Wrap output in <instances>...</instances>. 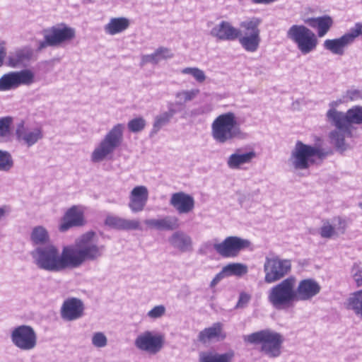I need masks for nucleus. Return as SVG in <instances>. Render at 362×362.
I'll return each mask as SVG.
<instances>
[{
    "label": "nucleus",
    "mask_w": 362,
    "mask_h": 362,
    "mask_svg": "<svg viewBox=\"0 0 362 362\" xmlns=\"http://www.w3.org/2000/svg\"><path fill=\"white\" fill-rule=\"evenodd\" d=\"M296 279L288 277L272 286L267 292V300L276 310H285L296 301L294 288Z\"/></svg>",
    "instance_id": "obj_5"
},
{
    "label": "nucleus",
    "mask_w": 362,
    "mask_h": 362,
    "mask_svg": "<svg viewBox=\"0 0 362 362\" xmlns=\"http://www.w3.org/2000/svg\"><path fill=\"white\" fill-rule=\"evenodd\" d=\"M287 37L296 44L303 54L315 50L318 44L316 35L304 25H292L287 31Z\"/></svg>",
    "instance_id": "obj_9"
},
{
    "label": "nucleus",
    "mask_w": 362,
    "mask_h": 362,
    "mask_svg": "<svg viewBox=\"0 0 362 362\" xmlns=\"http://www.w3.org/2000/svg\"><path fill=\"white\" fill-rule=\"evenodd\" d=\"M8 213V210L6 206H0V221L6 217Z\"/></svg>",
    "instance_id": "obj_52"
},
{
    "label": "nucleus",
    "mask_w": 362,
    "mask_h": 362,
    "mask_svg": "<svg viewBox=\"0 0 362 362\" xmlns=\"http://www.w3.org/2000/svg\"><path fill=\"white\" fill-rule=\"evenodd\" d=\"M351 125L352 124H362V107L355 106L348 111Z\"/></svg>",
    "instance_id": "obj_40"
},
{
    "label": "nucleus",
    "mask_w": 362,
    "mask_h": 362,
    "mask_svg": "<svg viewBox=\"0 0 362 362\" xmlns=\"http://www.w3.org/2000/svg\"><path fill=\"white\" fill-rule=\"evenodd\" d=\"M195 92H179L177 98L181 100L185 99V102L192 100L194 97Z\"/></svg>",
    "instance_id": "obj_50"
},
{
    "label": "nucleus",
    "mask_w": 362,
    "mask_h": 362,
    "mask_svg": "<svg viewBox=\"0 0 362 362\" xmlns=\"http://www.w3.org/2000/svg\"><path fill=\"white\" fill-rule=\"evenodd\" d=\"M130 25V21L125 17L112 18L107 23L104 30L110 35H115L126 30Z\"/></svg>",
    "instance_id": "obj_29"
},
{
    "label": "nucleus",
    "mask_w": 362,
    "mask_h": 362,
    "mask_svg": "<svg viewBox=\"0 0 362 362\" xmlns=\"http://www.w3.org/2000/svg\"><path fill=\"white\" fill-rule=\"evenodd\" d=\"M44 40L40 41L37 47L41 51L45 47H57L72 40L76 36L75 30L65 23H60L43 30Z\"/></svg>",
    "instance_id": "obj_8"
},
{
    "label": "nucleus",
    "mask_w": 362,
    "mask_h": 362,
    "mask_svg": "<svg viewBox=\"0 0 362 362\" xmlns=\"http://www.w3.org/2000/svg\"><path fill=\"white\" fill-rule=\"evenodd\" d=\"M123 130L124 125L118 124L108 132L92 152L90 156L92 162H102L112 155L122 141Z\"/></svg>",
    "instance_id": "obj_7"
},
{
    "label": "nucleus",
    "mask_w": 362,
    "mask_h": 362,
    "mask_svg": "<svg viewBox=\"0 0 362 362\" xmlns=\"http://www.w3.org/2000/svg\"><path fill=\"white\" fill-rule=\"evenodd\" d=\"M13 122L11 117L0 118V139L8 138L11 134V125Z\"/></svg>",
    "instance_id": "obj_39"
},
{
    "label": "nucleus",
    "mask_w": 362,
    "mask_h": 362,
    "mask_svg": "<svg viewBox=\"0 0 362 362\" xmlns=\"http://www.w3.org/2000/svg\"><path fill=\"white\" fill-rule=\"evenodd\" d=\"M6 56V49L4 42L0 43V67L4 64V59Z\"/></svg>",
    "instance_id": "obj_51"
},
{
    "label": "nucleus",
    "mask_w": 362,
    "mask_h": 362,
    "mask_svg": "<svg viewBox=\"0 0 362 362\" xmlns=\"http://www.w3.org/2000/svg\"><path fill=\"white\" fill-rule=\"evenodd\" d=\"M226 337V333L223 331V324L216 322L211 327L201 331L198 335V340L203 344H206L214 339H223Z\"/></svg>",
    "instance_id": "obj_24"
},
{
    "label": "nucleus",
    "mask_w": 362,
    "mask_h": 362,
    "mask_svg": "<svg viewBox=\"0 0 362 362\" xmlns=\"http://www.w3.org/2000/svg\"><path fill=\"white\" fill-rule=\"evenodd\" d=\"M33 81L34 74L30 70L11 71L0 78V90L16 88L21 85H30Z\"/></svg>",
    "instance_id": "obj_16"
},
{
    "label": "nucleus",
    "mask_w": 362,
    "mask_h": 362,
    "mask_svg": "<svg viewBox=\"0 0 362 362\" xmlns=\"http://www.w3.org/2000/svg\"><path fill=\"white\" fill-rule=\"evenodd\" d=\"M234 352L229 351L224 354H218L214 351H202L199 354V362H231Z\"/></svg>",
    "instance_id": "obj_28"
},
{
    "label": "nucleus",
    "mask_w": 362,
    "mask_h": 362,
    "mask_svg": "<svg viewBox=\"0 0 362 362\" xmlns=\"http://www.w3.org/2000/svg\"><path fill=\"white\" fill-rule=\"evenodd\" d=\"M170 244L181 252H188L192 248L191 238L181 231L174 233L168 239Z\"/></svg>",
    "instance_id": "obj_27"
},
{
    "label": "nucleus",
    "mask_w": 362,
    "mask_h": 362,
    "mask_svg": "<svg viewBox=\"0 0 362 362\" xmlns=\"http://www.w3.org/2000/svg\"><path fill=\"white\" fill-rule=\"evenodd\" d=\"M250 298V296L247 293H241L237 303L236 308H244L248 303Z\"/></svg>",
    "instance_id": "obj_48"
},
{
    "label": "nucleus",
    "mask_w": 362,
    "mask_h": 362,
    "mask_svg": "<svg viewBox=\"0 0 362 362\" xmlns=\"http://www.w3.org/2000/svg\"><path fill=\"white\" fill-rule=\"evenodd\" d=\"M346 308L352 310L356 315L362 318V289L352 293L349 297Z\"/></svg>",
    "instance_id": "obj_33"
},
{
    "label": "nucleus",
    "mask_w": 362,
    "mask_h": 362,
    "mask_svg": "<svg viewBox=\"0 0 362 362\" xmlns=\"http://www.w3.org/2000/svg\"><path fill=\"white\" fill-rule=\"evenodd\" d=\"M310 26L317 28V36H325L333 25V20L329 16L308 18L305 21Z\"/></svg>",
    "instance_id": "obj_26"
},
{
    "label": "nucleus",
    "mask_w": 362,
    "mask_h": 362,
    "mask_svg": "<svg viewBox=\"0 0 362 362\" xmlns=\"http://www.w3.org/2000/svg\"><path fill=\"white\" fill-rule=\"evenodd\" d=\"M359 206L362 209V200L359 203Z\"/></svg>",
    "instance_id": "obj_54"
},
{
    "label": "nucleus",
    "mask_w": 362,
    "mask_h": 362,
    "mask_svg": "<svg viewBox=\"0 0 362 362\" xmlns=\"http://www.w3.org/2000/svg\"><path fill=\"white\" fill-rule=\"evenodd\" d=\"M11 339L15 346L21 351H30L35 348L37 336L34 329L29 325H19L11 332Z\"/></svg>",
    "instance_id": "obj_14"
},
{
    "label": "nucleus",
    "mask_w": 362,
    "mask_h": 362,
    "mask_svg": "<svg viewBox=\"0 0 362 362\" xmlns=\"http://www.w3.org/2000/svg\"><path fill=\"white\" fill-rule=\"evenodd\" d=\"M250 246L249 240L235 235L228 236L221 242L215 240L213 243L214 249L223 258H235Z\"/></svg>",
    "instance_id": "obj_10"
},
{
    "label": "nucleus",
    "mask_w": 362,
    "mask_h": 362,
    "mask_svg": "<svg viewBox=\"0 0 362 362\" xmlns=\"http://www.w3.org/2000/svg\"><path fill=\"white\" fill-rule=\"evenodd\" d=\"M170 204L180 214H188L194 208V199L193 197L183 192L173 194Z\"/></svg>",
    "instance_id": "obj_21"
},
{
    "label": "nucleus",
    "mask_w": 362,
    "mask_h": 362,
    "mask_svg": "<svg viewBox=\"0 0 362 362\" xmlns=\"http://www.w3.org/2000/svg\"><path fill=\"white\" fill-rule=\"evenodd\" d=\"M15 135L20 144L30 148L43 138V130L39 123L21 121L16 125Z\"/></svg>",
    "instance_id": "obj_11"
},
{
    "label": "nucleus",
    "mask_w": 362,
    "mask_h": 362,
    "mask_svg": "<svg viewBox=\"0 0 362 362\" xmlns=\"http://www.w3.org/2000/svg\"><path fill=\"white\" fill-rule=\"evenodd\" d=\"M30 240L35 245L44 246L49 243V233L47 229L42 226H35L31 231Z\"/></svg>",
    "instance_id": "obj_32"
},
{
    "label": "nucleus",
    "mask_w": 362,
    "mask_h": 362,
    "mask_svg": "<svg viewBox=\"0 0 362 362\" xmlns=\"http://www.w3.org/2000/svg\"><path fill=\"white\" fill-rule=\"evenodd\" d=\"M211 136L221 144L232 142L236 139H243L245 134L237 123L235 115L227 112L218 116L211 124Z\"/></svg>",
    "instance_id": "obj_3"
},
{
    "label": "nucleus",
    "mask_w": 362,
    "mask_h": 362,
    "mask_svg": "<svg viewBox=\"0 0 362 362\" xmlns=\"http://www.w3.org/2000/svg\"><path fill=\"white\" fill-rule=\"evenodd\" d=\"M13 167V160L11 154L0 150V171L8 172Z\"/></svg>",
    "instance_id": "obj_38"
},
{
    "label": "nucleus",
    "mask_w": 362,
    "mask_h": 362,
    "mask_svg": "<svg viewBox=\"0 0 362 362\" xmlns=\"http://www.w3.org/2000/svg\"><path fill=\"white\" fill-rule=\"evenodd\" d=\"M140 228V222L136 219H123L122 230H139Z\"/></svg>",
    "instance_id": "obj_46"
},
{
    "label": "nucleus",
    "mask_w": 362,
    "mask_h": 362,
    "mask_svg": "<svg viewBox=\"0 0 362 362\" xmlns=\"http://www.w3.org/2000/svg\"><path fill=\"white\" fill-rule=\"evenodd\" d=\"M351 135V129H336L329 133L331 143L340 150L345 149L344 139Z\"/></svg>",
    "instance_id": "obj_34"
},
{
    "label": "nucleus",
    "mask_w": 362,
    "mask_h": 362,
    "mask_svg": "<svg viewBox=\"0 0 362 362\" xmlns=\"http://www.w3.org/2000/svg\"><path fill=\"white\" fill-rule=\"evenodd\" d=\"M91 342L96 348H103L107 344V338L103 332H97L93 334Z\"/></svg>",
    "instance_id": "obj_42"
},
{
    "label": "nucleus",
    "mask_w": 362,
    "mask_h": 362,
    "mask_svg": "<svg viewBox=\"0 0 362 362\" xmlns=\"http://www.w3.org/2000/svg\"><path fill=\"white\" fill-rule=\"evenodd\" d=\"M352 276L358 286H362V268L354 266L351 271Z\"/></svg>",
    "instance_id": "obj_47"
},
{
    "label": "nucleus",
    "mask_w": 362,
    "mask_h": 362,
    "mask_svg": "<svg viewBox=\"0 0 362 362\" xmlns=\"http://www.w3.org/2000/svg\"><path fill=\"white\" fill-rule=\"evenodd\" d=\"M335 103L330 104V108L327 112L328 121L334 125L336 129H351V124L348 112L344 113L337 110L334 107Z\"/></svg>",
    "instance_id": "obj_23"
},
{
    "label": "nucleus",
    "mask_w": 362,
    "mask_h": 362,
    "mask_svg": "<svg viewBox=\"0 0 362 362\" xmlns=\"http://www.w3.org/2000/svg\"><path fill=\"white\" fill-rule=\"evenodd\" d=\"M226 277V276L222 269L221 271L219 273H218L215 276V277L212 279V281H211V284H210V286L211 288L216 286L223 279H224Z\"/></svg>",
    "instance_id": "obj_49"
},
{
    "label": "nucleus",
    "mask_w": 362,
    "mask_h": 362,
    "mask_svg": "<svg viewBox=\"0 0 362 362\" xmlns=\"http://www.w3.org/2000/svg\"><path fill=\"white\" fill-rule=\"evenodd\" d=\"M346 223L345 220L340 217L334 218L331 221H326L323 223L320 234L322 238H331L344 232Z\"/></svg>",
    "instance_id": "obj_22"
},
{
    "label": "nucleus",
    "mask_w": 362,
    "mask_h": 362,
    "mask_svg": "<svg viewBox=\"0 0 362 362\" xmlns=\"http://www.w3.org/2000/svg\"><path fill=\"white\" fill-rule=\"evenodd\" d=\"M320 290L321 286L315 280L313 279L301 280L294 288L296 300V301L310 300L316 296L320 292Z\"/></svg>",
    "instance_id": "obj_18"
},
{
    "label": "nucleus",
    "mask_w": 362,
    "mask_h": 362,
    "mask_svg": "<svg viewBox=\"0 0 362 362\" xmlns=\"http://www.w3.org/2000/svg\"><path fill=\"white\" fill-rule=\"evenodd\" d=\"M245 342L252 344H260V351L270 358L278 357L281 354L284 337L271 329H264L245 335Z\"/></svg>",
    "instance_id": "obj_6"
},
{
    "label": "nucleus",
    "mask_w": 362,
    "mask_h": 362,
    "mask_svg": "<svg viewBox=\"0 0 362 362\" xmlns=\"http://www.w3.org/2000/svg\"><path fill=\"white\" fill-rule=\"evenodd\" d=\"M165 311L166 309L164 305H156L147 313L146 316L151 320H157L162 317L165 315Z\"/></svg>",
    "instance_id": "obj_44"
},
{
    "label": "nucleus",
    "mask_w": 362,
    "mask_h": 362,
    "mask_svg": "<svg viewBox=\"0 0 362 362\" xmlns=\"http://www.w3.org/2000/svg\"><path fill=\"white\" fill-rule=\"evenodd\" d=\"M175 112V110L170 109L168 111L163 112L156 116L152 132L157 133L163 126L166 125L170 122Z\"/></svg>",
    "instance_id": "obj_35"
},
{
    "label": "nucleus",
    "mask_w": 362,
    "mask_h": 362,
    "mask_svg": "<svg viewBox=\"0 0 362 362\" xmlns=\"http://www.w3.org/2000/svg\"><path fill=\"white\" fill-rule=\"evenodd\" d=\"M164 343V334L153 330H146L139 333L134 340V346L138 350L151 355L158 353L163 349Z\"/></svg>",
    "instance_id": "obj_12"
},
{
    "label": "nucleus",
    "mask_w": 362,
    "mask_h": 362,
    "mask_svg": "<svg viewBox=\"0 0 362 362\" xmlns=\"http://www.w3.org/2000/svg\"><path fill=\"white\" fill-rule=\"evenodd\" d=\"M123 218L115 216H108L105 223L107 226L110 227L122 230V223H123Z\"/></svg>",
    "instance_id": "obj_45"
},
{
    "label": "nucleus",
    "mask_w": 362,
    "mask_h": 362,
    "mask_svg": "<svg viewBox=\"0 0 362 362\" xmlns=\"http://www.w3.org/2000/svg\"><path fill=\"white\" fill-rule=\"evenodd\" d=\"M105 250V247L98 244L96 233L88 231L76 238L74 245L64 246L61 252L55 245L48 243L36 247L30 255L37 268L59 272L78 268L86 261H96L103 256Z\"/></svg>",
    "instance_id": "obj_1"
},
{
    "label": "nucleus",
    "mask_w": 362,
    "mask_h": 362,
    "mask_svg": "<svg viewBox=\"0 0 362 362\" xmlns=\"http://www.w3.org/2000/svg\"><path fill=\"white\" fill-rule=\"evenodd\" d=\"M184 74H190L198 83H203L206 79L204 72L198 68H185L181 71Z\"/></svg>",
    "instance_id": "obj_41"
},
{
    "label": "nucleus",
    "mask_w": 362,
    "mask_h": 362,
    "mask_svg": "<svg viewBox=\"0 0 362 362\" xmlns=\"http://www.w3.org/2000/svg\"><path fill=\"white\" fill-rule=\"evenodd\" d=\"M128 128L132 132H139L143 130L146 126V120L142 117H136L128 122Z\"/></svg>",
    "instance_id": "obj_43"
},
{
    "label": "nucleus",
    "mask_w": 362,
    "mask_h": 362,
    "mask_svg": "<svg viewBox=\"0 0 362 362\" xmlns=\"http://www.w3.org/2000/svg\"><path fill=\"white\" fill-rule=\"evenodd\" d=\"M262 21L253 17L240 23L239 30L228 21H221L211 31L213 36L221 40H235L238 39L241 46L247 52L257 51L261 41L259 28Z\"/></svg>",
    "instance_id": "obj_2"
},
{
    "label": "nucleus",
    "mask_w": 362,
    "mask_h": 362,
    "mask_svg": "<svg viewBox=\"0 0 362 362\" xmlns=\"http://www.w3.org/2000/svg\"><path fill=\"white\" fill-rule=\"evenodd\" d=\"M291 270V260L279 257H266L264 264V281L267 284L276 282L287 275Z\"/></svg>",
    "instance_id": "obj_13"
},
{
    "label": "nucleus",
    "mask_w": 362,
    "mask_h": 362,
    "mask_svg": "<svg viewBox=\"0 0 362 362\" xmlns=\"http://www.w3.org/2000/svg\"><path fill=\"white\" fill-rule=\"evenodd\" d=\"M239 151V150L237 151L228 158L227 165L231 169L239 168L240 165L249 163L255 157V153L254 151H249L244 153H240Z\"/></svg>",
    "instance_id": "obj_30"
},
{
    "label": "nucleus",
    "mask_w": 362,
    "mask_h": 362,
    "mask_svg": "<svg viewBox=\"0 0 362 362\" xmlns=\"http://www.w3.org/2000/svg\"><path fill=\"white\" fill-rule=\"evenodd\" d=\"M148 200V190L146 186L134 187L129 193L128 206L133 213L142 211Z\"/></svg>",
    "instance_id": "obj_19"
},
{
    "label": "nucleus",
    "mask_w": 362,
    "mask_h": 362,
    "mask_svg": "<svg viewBox=\"0 0 362 362\" xmlns=\"http://www.w3.org/2000/svg\"><path fill=\"white\" fill-rule=\"evenodd\" d=\"M362 34V25L356 23L350 32L344 34L339 38L333 40H326L324 42L325 49L329 50L333 54L342 55L344 52V47L352 43L354 40Z\"/></svg>",
    "instance_id": "obj_15"
},
{
    "label": "nucleus",
    "mask_w": 362,
    "mask_h": 362,
    "mask_svg": "<svg viewBox=\"0 0 362 362\" xmlns=\"http://www.w3.org/2000/svg\"><path fill=\"white\" fill-rule=\"evenodd\" d=\"M226 277L230 276H241L247 273V265L242 263H230L223 267Z\"/></svg>",
    "instance_id": "obj_36"
},
{
    "label": "nucleus",
    "mask_w": 362,
    "mask_h": 362,
    "mask_svg": "<svg viewBox=\"0 0 362 362\" xmlns=\"http://www.w3.org/2000/svg\"><path fill=\"white\" fill-rule=\"evenodd\" d=\"M83 310V303L80 299L71 298L63 303L61 315L65 320L73 321L82 317Z\"/></svg>",
    "instance_id": "obj_20"
},
{
    "label": "nucleus",
    "mask_w": 362,
    "mask_h": 362,
    "mask_svg": "<svg viewBox=\"0 0 362 362\" xmlns=\"http://www.w3.org/2000/svg\"><path fill=\"white\" fill-rule=\"evenodd\" d=\"M276 1L277 0H252V1L256 4H269Z\"/></svg>",
    "instance_id": "obj_53"
},
{
    "label": "nucleus",
    "mask_w": 362,
    "mask_h": 362,
    "mask_svg": "<svg viewBox=\"0 0 362 362\" xmlns=\"http://www.w3.org/2000/svg\"><path fill=\"white\" fill-rule=\"evenodd\" d=\"M33 52L30 48L24 47L17 49L11 53L8 59V65L11 67H16L30 59Z\"/></svg>",
    "instance_id": "obj_31"
},
{
    "label": "nucleus",
    "mask_w": 362,
    "mask_h": 362,
    "mask_svg": "<svg viewBox=\"0 0 362 362\" xmlns=\"http://www.w3.org/2000/svg\"><path fill=\"white\" fill-rule=\"evenodd\" d=\"M85 224L84 209L81 206H73L64 214L59 226L61 232H66L73 227Z\"/></svg>",
    "instance_id": "obj_17"
},
{
    "label": "nucleus",
    "mask_w": 362,
    "mask_h": 362,
    "mask_svg": "<svg viewBox=\"0 0 362 362\" xmlns=\"http://www.w3.org/2000/svg\"><path fill=\"white\" fill-rule=\"evenodd\" d=\"M324 156L323 150L320 146L297 141L291 151L288 163L295 170H307Z\"/></svg>",
    "instance_id": "obj_4"
},
{
    "label": "nucleus",
    "mask_w": 362,
    "mask_h": 362,
    "mask_svg": "<svg viewBox=\"0 0 362 362\" xmlns=\"http://www.w3.org/2000/svg\"><path fill=\"white\" fill-rule=\"evenodd\" d=\"M151 228L157 230H173L179 227L178 219L175 216H165L163 218H149L144 221Z\"/></svg>",
    "instance_id": "obj_25"
},
{
    "label": "nucleus",
    "mask_w": 362,
    "mask_h": 362,
    "mask_svg": "<svg viewBox=\"0 0 362 362\" xmlns=\"http://www.w3.org/2000/svg\"><path fill=\"white\" fill-rule=\"evenodd\" d=\"M173 54L166 47H160L158 48L154 53L145 57V61L157 63L161 59L171 58Z\"/></svg>",
    "instance_id": "obj_37"
}]
</instances>
